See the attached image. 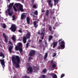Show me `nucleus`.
I'll return each instance as SVG.
<instances>
[{"mask_svg": "<svg viewBox=\"0 0 78 78\" xmlns=\"http://www.w3.org/2000/svg\"><path fill=\"white\" fill-rule=\"evenodd\" d=\"M52 78H57L56 74H54L52 77Z\"/></svg>", "mask_w": 78, "mask_h": 78, "instance_id": "33", "label": "nucleus"}, {"mask_svg": "<svg viewBox=\"0 0 78 78\" xmlns=\"http://www.w3.org/2000/svg\"><path fill=\"white\" fill-rule=\"evenodd\" d=\"M0 63H1L3 68H4V67H5V59H0Z\"/></svg>", "mask_w": 78, "mask_h": 78, "instance_id": "8", "label": "nucleus"}, {"mask_svg": "<svg viewBox=\"0 0 78 78\" xmlns=\"http://www.w3.org/2000/svg\"><path fill=\"white\" fill-rule=\"evenodd\" d=\"M19 9L18 10V11H21V12H23V5H20L19 7Z\"/></svg>", "mask_w": 78, "mask_h": 78, "instance_id": "11", "label": "nucleus"}, {"mask_svg": "<svg viewBox=\"0 0 78 78\" xmlns=\"http://www.w3.org/2000/svg\"><path fill=\"white\" fill-rule=\"evenodd\" d=\"M41 33L40 34V35L41 36V39L42 40H43L44 39V35H45V30H41Z\"/></svg>", "mask_w": 78, "mask_h": 78, "instance_id": "7", "label": "nucleus"}, {"mask_svg": "<svg viewBox=\"0 0 78 78\" xmlns=\"http://www.w3.org/2000/svg\"><path fill=\"white\" fill-rule=\"evenodd\" d=\"M27 39L26 38V37H25L24 36L23 37V42L24 43V44H26V43L27 42Z\"/></svg>", "mask_w": 78, "mask_h": 78, "instance_id": "16", "label": "nucleus"}, {"mask_svg": "<svg viewBox=\"0 0 78 78\" xmlns=\"http://www.w3.org/2000/svg\"><path fill=\"white\" fill-rule=\"evenodd\" d=\"M65 76V74H62V75L61 76L60 78H62L64 77Z\"/></svg>", "mask_w": 78, "mask_h": 78, "instance_id": "36", "label": "nucleus"}, {"mask_svg": "<svg viewBox=\"0 0 78 78\" xmlns=\"http://www.w3.org/2000/svg\"><path fill=\"white\" fill-rule=\"evenodd\" d=\"M12 61L13 64L15 66H14L15 68H20V59L18 55H16L15 57L12 56Z\"/></svg>", "mask_w": 78, "mask_h": 78, "instance_id": "1", "label": "nucleus"}, {"mask_svg": "<svg viewBox=\"0 0 78 78\" xmlns=\"http://www.w3.org/2000/svg\"><path fill=\"white\" fill-rule=\"evenodd\" d=\"M11 39L14 42H16V41H17V39H16V36L13 35L12 37H11Z\"/></svg>", "mask_w": 78, "mask_h": 78, "instance_id": "12", "label": "nucleus"}, {"mask_svg": "<svg viewBox=\"0 0 78 78\" xmlns=\"http://www.w3.org/2000/svg\"><path fill=\"white\" fill-rule=\"evenodd\" d=\"M56 56V53L55 52L53 53V57H55Z\"/></svg>", "mask_w": 78, "mask_h": 78, "instance_id": "41", "label": "nucleus"}, {"mask_svg": "<svg viewBox=\"0 0 78 78\" xmlns=\"http://www.w3.org/2000/svg\"><path fill=\"white\" fill-rule=\"evenodd\" d=\"M27 21V24H30V19L28 16H27L26 19Z\"/></svg>", "mask_w": 78, "mask_h": 78, "instance_id": "14", "label": "nucleus"}, {"mask_svg": "<svg viewBox=\"0 0 78 78\" xmlns=\"http://www.w3.org/2000/svg\"><path fill=\"white\" fill-rule=\"evenodd\" d=\"M41 12H45V10H42Z\"/></svg>", "mask_w": 78, "mask_h": 78, "instance_id": "58", "label": "nucleus"}, {"mask_svg": "<svg viewBox=\"0 0 78 78\" xmlns=\"http://www.w3.org/2000/svg\"><path fill=\"white\" fill-rule=\"evenodd\" d=\"M15 50L16 51H20V52L21 53L23 51V49L22 48V44L20 42L18 43V45L16 46L15 47Z\"/></svg>", "mask_w": 78, "mask_h": 78, "instance_id": "2", "label": "nucleus"}, {"mask_svg": "<svg viewBox=\"0 0 78 78\" xmlns=\"http://www.w3.org/2000/svg\"><path fill=\"white\" fill-rule=\"evenodd\" d=\"M59 2V0H54V5L56 6L58 2Z\"/></svg>", "mask_w": 78, "mask_h": 78, "instance_id": "20", "label": "nucleus"}, {"mask_svg": "<svg viewBox=\"0 0 78 78\" xmlns=\"http://www.w3.org/2000/svg\"><path fill=\"white\" fill-rule=\"evenodd\" d=\"M53 38V36L52 35H50L49 37V38H48V40L49 41H50L51 39H52V38Z\"/></svg>", "mask_w": 78, "mask_h": 78, "instance_id": "22", "label": "nucleus"}, {"mask_svg": "<svg viewBox=\"0 0 78 78\" xmlns=\"http://www.w3.org/2000/svg\"><path fill=\"white\" fill-rule=\"evenodd\" d=\"M2 28H3L5 29L6 28V24H3L2 25Z\"/></svg>", "mask_w": 78, "mask_h": 78, "instance_id": "29", "label": "nucleus"}, {"mask_svg": "<svg viewBox=\"0 0 78 78\" xmlns=\"http://www.w3.org/2000/svg\"><path fill=\"white\" fill-rule=\"evenodd\" d=\"M31 47H32V48H35V47L34 46H31Z\"/></svg>", "mask_w": 78, "mask_h": 78, "instance_id": "56", "label": "nucleus"}, {"mask_svg": "<svg viewBox=\"0 0 78 78\" xmlns=\"http://www.w3.org/2000/svg\"><path fill=\"white\" fill-rule=\"evenodd\" d=\"M4 38L5 39V41L7 42L8 41V40H7V37Z\"/></svg>", "mask_w": 78, "mask_h": 78, "instance_id": "47", "label": "nucleus"}, {"mask_svg": "<svg viewBox=\"0 0 78 78\" xmlns=\"http://www.w3.org/2000/svg\"><path fill=\"white\" fill-rule=\"evenodd\" d=\"M58 42H54L52 44H53V48H55L56 47V46L57 45V44H58Z\"/></svg>", "mask_w": 78, "mask_h": 78, "instance_id": "13", "label": "nucleus"}, {"mask_svg": "<svg viewBox=\"0 0 78 78\" xmlns=\"http://www.w3.org/2000/svg\"><path fill=\"white\" fill-rule=\"evenodd\" d=\"M12 46H10L9 48V50L10 53H12Z\"/></svg>", "mask_w": 78, "mask_h": 78, "instance_id": "18", "label": "nucleus"}, {"mask_svg": "<svg viewBox=\"0 0 78 78\" xmlns=\"http://www.w3.org/2000/svg\"><path fill=\"white\" fill-rule=\"evenodd\" d=\"M30 15H31V16H32V15H33V14H32V13H30Z\"/></svg>", "mask_w": 78, "mask_h": 78, "instance_id": "62", "label": "nucleus"}, {"mask_svg": "<svg viewBox=\"0 0 78 78\" xmlns=\"http://www.w3.org/2000/svg\"><path fill=\"white\" fill-rule=\"evenodd\" d=\"M27 65L29 67L27 69V71L29 72H27V73H33V68L31 67L32 66V64L31 63H27Z\"/></svg>", "mask_w": 78, "mask_h": 78, "instance_id": "3", "label": "nucleus"}, {"mask_svg": "<svg viewBox=\"0 0 78 78\" xmlns=\"http://www.w3.org/2000/svg\"><path fill=\"white\" fill-rule=\"evenodd\" d=\"M9 43L10 44H12V42L11 41H9Z\"/></svg>", "mask_w": 78, "mask_h": 78, "instance_id": "51", "label": "nucleus"}, {"mask_svg": "<svg viewBox=\"0 0 78 78\" xmlns=\"http://www.w3.org/2000/svg\"><path fill=\"white\" fill-rule=\"evenodd\" d=\"M31 59H33V57H29L28 58V61H30Z\"/></svg>", "mask_w": 78, "mask_h": 78, "instance_id": "31", "label": "nucleus"}, {"mask_svg": "<svg viewBox=\"0 0 78 78\" xmlns=\"http://www.w3.org/2000/svg\"><path fill=\"white\" fill-rule=\"evenodd\" d=\"M11 8H9H9L8 9V12H9L10 11V10H11Z\"/></svg>", "mask_w": 78, "mask_h": 78, "instance_id": "45", "label": "nucleus"}, {"mask_svg": "<svg viewBox=\"0 0 78 78\" xmlns=\"http://www.w3.org/2000/svg\"><path fill=\"white\" fill-rule=\"evenodd\" d=\"M37 21H34V26L35 28H37L38 26V25H37Z\"/></svg>", "mask_w": 78, "mask_h": 78, "instance_id": "15", "label": "nucleus"}, {"mask_svg": "<svg viewBox=\"0 0 78 78\" xmlns=\"http://www.w3.org/2000/svg\"><path fill=\"white\" fill-rule=\"evenodd\" d=\"M33 7L34 8H36V5H33Z\"/></svg>", "mask_w": 78, "mask_h": 78, "instance_id": "46", "label": "nucleus"}, {"mask_svg": "<svg viewBox=\"0 0 78 78\" xmlns=\"http://www.w3.org/2000/svg\"><path fill=\"white\" fill-rule=\"evenodd\" d=\"M42 42V40L41 39H39L38 41L39 44H41Z\"/></svg>", "mask_w": 78, "mask_h": 78, "instance_id": "34", "label": "nucleus"}, {"mask_svg": "<svg viewBox=\"0 0 78 78\" xmlns=\"http://www.w3.org/2000/svg\"><path fill=\"white\" fill-rule=\"evenodd\" d=\"M38 34H40L41 33H40V31H39L38 32Z\"/></svg>", "mask_w": 78, "mask_h": 78, "instance_id": "54", "label": "nucleus"}, {"mask_svg": "<svg viewBox=\"0 0 78 78\" xmlns=\"http://www.w3.org/2000/svg\"><path fill=\"white\" fill-rule=\"evenodd\" d=\"M53 29L54 30H55V27H53Z\"/></svg>", "mask_w": 78, "mask_h": 78, "instance_id": "61", "label": "nucleus"}, {"mask_svg": "<svg viewBox=\"0 0 78 78\" xmlns=\"http://www.w3.org/2000/svg\"><path fill=\"white\" fill-rule=\"evenodd\" d=\"M65 48V44H60V46L58 47V49L60 50V49H64Z\"/></svg>", "mask_w": 78, "mask_h": 78, "instance_id": "10", "label": "nucleus"}, {"mask_svg": "<svg viewBox=\"0 0 78 78\" xmlns=\"http://www.w3.org/2000/svg\"><path fill=\"white\" fill-rule=\"evenodd\" d=\"M13 9L15 11H17V9H16V8L14 6H13Z\"/></svg>", "mask_w": 78, "mask_h": 78, "instance_id": "40", "label": "nucleus"}, {"mask_svg": "<svg viewBox=\"0 0 78 78\" xmlns=\"http://www.w3.org/2000/svg\"><path fill=\"white\" fill-rule=\"evenodd\" d=\"M54 74H55V73H51L48 74V75H49L50 76H53Z\"/></svg>", "mask_w": 78, "mask_h": 78, "instance_id": "25", "label": "nucleus"}, {"mask_svg": "<svg viewBox=\"0 0 78 78\" xmlns=\"http://www.w3.org/2000/svg\"><path fill=\"white\" fill-rule=\"evenodd\" d=\"M29 45V43H27L26 44V48H28V46Z\"/></svg>", "mask_w": 78, "mask_h": 78, "instance_id": "43", "label": "nucleus"}, {"mask_svg": "<svg viewBox=\"0 0 78 78\" xmlns=\"http://www.w3.org/2000/svg\"><path fill=\"white\" fill-rule=\"evenodd\" d=\"M61 45H65V42L64 41H62L60 43Z\"/></svg>", "mask_w": 78, "mask_h": 78, "instance_id": "27", "label": "nucleus"}, {"mask_svg": "<svg viewBox=\"0 0 78 78\" xmlns=\"http://www.w3.org/2000/svg\"><path fill=\"white\" fill-rule=\"evenodd\" d=\"M48 56V53H46L45 54V55L44 57V60H45L47 58V56Z\"/></svg>", "mask_w": 78, "mask_h": 78, "instance_id": "23", "label": "nucleus"}, {"mask_svg": "<svg viewBox=\"0 0 78 78\" xmlns=\"http://www.w3.org/2000/svg\"><path fill=\"white\" fill-rule=\"evenodd\" d=\"M34 13L35 15H36V16H37L38 14V12H37V10H36L34 12Z\"/></svg>", "mask_w": 78, "mask_h": 78, "instance_id": "30", "label": "nucleus"}, {"mask_svg": "<svg viewBox=\"0 0 78 78\" xmlns=\"http://www.w3.org/2000/svg\"><path fill=\"white\" fill-rule=\"evenodd\" d=\"M49 11H51V9H50L49 10Z\"/></svg>", "mask_w": 78, "mask_h": 78, "instance_id": "64", "label": "nucleus"}, {"mask_svg": "<svg viewBox=\"0 0 78 78\" xmlns=\"http://www.w3.org/2000/svg\"><path fill=\"white\" fill-rule=\"evenodd\" d=\"M50 64L51 65H52L53 64H54V62L53 60H51V61L50 62Z\"/></svg>", "mask_w": 78, "mask_h": 78, "instance_id": "35", "label": "nucleus"}, {"mask_svg": "<svg viewBox=\"0 0 78 78\" xmlns=\"http://www.w3.org/2000/svg\"><path fill=\"white\" fill-rule=\"evenodd\" d=\"M55 26L56 27H58V24H57V23L55 24Z\"/></svg>", "mask_w": 78, "mask_h": 78, "instance_id": "53", "label": "nucleus"}, {"mask_svg": "<svg viewBox=\"0 0 78 78\" xmlns=\"http://www.w3.org/2000/svg\"><path fill=\"white\" fill-rule=\"evenodd\" d=\"M51 14L52 15H53V14H54V12H51Z\"/></svg>", "mask_w": 78, "mask_h": 78, "instance_id": "55", "label": "nucleus"}, {"mask_svg": "<svg viewBox=\"0 0 78 78\" xmlns=\"http://www.w3.org/2000/svg\"><path fill=\"white\" fill-rule=\"evenodd\" d=\"M44 44L45 45H47V41H45V42H44Z\"/></svg>", "mask_w": 78, "mask_h": 78, "instance_id": "50", "label": "nucleus"}, {"mask_svg": "<svg viewBox=\"0 0 78 78\" xmlns=\"http://www.w3.org/2000/svg\"><path fill=\"white\" fill-rule=\"evenodd\" d=\"M18 31L20 32V33H23L22 31L20 29L19 30H18Z\"/></svg>", "mask_w": 78, "mask_h": 78, "instance_id": "49", "label": "nucleus"}, {"mask_svg": "<svg viewBox=\"0 0 78 78\" xmlns=\"http://www.w3.org/2000/svg\"><path fill=\"white\" fill-rule=\"evenodd\" d=\"M25 17V15L24 14H22L21 16V19H23L24 17Z\"/></svg>", "mask_w": 78, "mask_h": 78, "instance_id": "28", "label": "nucleus"}, {"mask_svg": "<svg viewBox=\"0 0 78 78\" xmlns=\"http://www.w3.org/2000/svg\"><path fill=\"white\" fill-rule=\"evenodd\" d=\"M0 56H1V57H3L2 58V59H3V58H5V55H4V54H3V52H1L0 53Z\"/></svg>", "mask_w": 78, "mask_h": 78, "instance_id": "21", "label": "nucleus"}, {"mask_svg": "<svg viewBox=\"0 0 78 78\" xmlns=\"http://www.w3.org/2000/svg\"><path fill=\"white\" fill-rule=\"evenodd\" d=\"M10 29L12 32H15L17 30V27L15 24H12V25Z\"/></svg>", "mask_w": 78, "mask_h": 78, "instance_id": "4", "label": "nucleus"}, {"mask_svg": "<svg viewBox=\"0 0 78 78\" xmlns=\"http://www.w3.org/2000/svg\"><path fill=\"white\" fill-rule=\"evenodd\" d=\"M35 54H36V51L35 50H32L30 52L29 55L30 56L33 57L35 55Z\"/></svg>", "mask_w": 78, "mask_h": 78, "instance_id": "5", "label": "nucleus"}, {"mask_svg": "<svg viewBox=\"0 0 78 78\" xmlns=\"http://www.w3.org/2000/svg\"><path fill=\"white\" fill-rule=\"evenodd\" d=\"M8 14L9 16H12V14H13V13L12 12H8Z\"/></svg>", "mask_w": 78, "mask_h": 78, "instance_id": "32", "label": "nucleus"}, {"mask_svg": "<svg viewBox=\"0 0 78 78\" xmlns=\"http://www.w3.org/2000/svg\"><path fill=\"white\" fill-rule=\"evenodd\" d=\"M57 64V63L56 62H54V64H52V67L53 69H55V68L56 67V65Z\"/></svg>", "mask_w": 78, "mask_h": 78, "instance_id": "19", "label": "nucleus"}, {"mask_svg": "<svg viewBox=\"0 0 78 78\" xmlns=\"http://www.w3.org/2000/svg\"><path fill=\"white\" fill-rule=\"evenodd\" d=\"M24 78H30V77L27 75H25L24 76Z\"/></svg>", "mask_w": 78, "mask_h": 78, "instance_id": "39", "label": "nucleus"}, {"mask_svg": "<svg viewBox=\"0 0 78 78\" xmlns=\"http://www.w3.org/2000/svg\"><path fill=\"white\" fill-rule=\"evenodd\" d=\"M32 4H34V1H32Z\"/></svg>", "mask_w": 78, "mask_h": 78, "instance_id": "57", "label": "nucleus"}, {"mask_svg": "<svg viewBox=\"0 0 78 78\" xmlns=\"http://www.w3.org/2000/svg\"><path fill=\"white\" fill-rule=\"evenodd\" d=\"M12 18L13 19H12V20H15V19H16V17H15V15H13L12 16Z\"/></svg>", "mask_w": 78, "mask_h": 78, "instance_id": "38", "label": "nucleus"}, {"mask_svg": "<svg viewBox=\"0 0 78 78\" xmlns=\"http://www.w3.org/2000/svg\"><path fill=\"white\" fill-rule=\"evenodd\" d=\"M48 15H49V11L47 10H46V12L45 13V16H46L47 17H48Z\"/></svg>", "mask_w": 78, "mask_h": 78, "instance_id": "17", "label": "nucleus"}, {"mask_svg": "<svg viewBox=\"0 0 78 78\" xmlns=\"http://www.w3.org/2000/svg\"><path fill=\"white\" fill-rule=\"evenodd\" d=\"M15 5L16 6H17V7H18V6H20V3H16L15 4Z\"/></svg>", "mask_w": 78, "mask_h": 78, "instance_id": "26", "label": "nucleus"}, {"mask_svg": "<svg viewBox=\"0 0 78 78\" xmlns=\"http://www.w3.org/2000/svg\"><path fill=\"white\" fill-rule=\"evenodd\" d=\"M13 5H14V2H13L11 4H10L9 6V8H12Z\"/></svg>", "mask_w": 78, "mask_h": 78, "instance_id": "24", "label": "nucleus"}, {"mask_svg": "<svg viewBox=\"0 0 78 78\" xmlns=\"http://www.w3.org/2000/svg\"><path fill=\"white\" fill-rule=\"evenodd\" d=\"M42 77L43 78H45V75H43L42 76Z\"/></svg>", "mask_w": 78, "mask_h": 78, "instance_id": "52", "label": "nucleus"}, {"mask_svg": "<svg viewBox=\"0 0 78 78\" xmlns=\"http://www.w3.org/2000/svg\"><path fill=\"white\" fill-rule=\"evenodd\" d=\"M25 37L27 39H30V37H31V33L30 32H27Z\"/></svg>", "mask_w": 78, "mask_h": 78, "instance_id": "9", "label": "nucleus"}, {"mask_svg": "<svg viewBox=\"0 0 78 78\" xmlns=\"http://www.w3.org/2000/svg\"><path fill=\"white\" fill-rule=\"evenodd\" d=\"M49 30L51 32L52 31L51 30V27H49Z\"/></svg>", "mask_w": 78, "mask_h": 78, "instance_id": "44", "label": "nucleus"}, {"mask_svg": "<svg viewBox=\"0 0 78 78\" xmlns=\"http://www.w3.org/2000/svg\"><path fill=\"white\" fill-rule=\"evenodd\" d=\"M42 72H44V73H46V69H44Z\"/></svg>", "mask_w": 78, "mask_h": 78, "instance_id": "42", "label": "nucleus"}, {"mask_svg": "<svg viewBox=\"0 0 78 78\" xmlns=\"http://www.w3.org/2000/svg\"><path fill=\"white\" fill-rule=\"evenodd\" d=\"M62 39H60L58 40V42H59V44H60V42H61V41H62Z\"/></svg>", "mask_w": 78, "mask_h": 78, "instance_id": "48", "label": "nucleus"}, {"mask_svg": "<svg viewBox=\"0 0 78 78\" xmlns=\"http://www.w3.org/2000/svg\"><path fill=\"white\" fill-rule=\"evenodd\" d=\"M21 2H24V0H21Z\"/></svg>", "mask_w": 78, "mask_h": 78, "instance_id": "59", "label": "nucleus"}, {"mask_svg": "<svg viewBox=\"0 0 78 78\" xmlns=\"http://www.w3.org/2000/svg\"><path fill=\"white\" fill-rule=\"evenodd\" d=\"M2 35L4 38H6L7 37L6 36V34H5V33H3Z\"/></svg>", "mask_w": 78, "mask_h": 78, "instance_id": "37", "label": "nucleus"}, {"mask_svg": "<svg viewBox=\"0 0 78 78\" xmlns=\"http://www.w3.org/2000/svg\"><path fill=\"white\" fill-rule=\"evenodd\" d=\"M35 68H36V67H34V70H35Z\"/></svg>", "mask_w": 78, "mask_h": 78, "instance_id": "60", "label": "nucleus"}, {"mask_svg": "<svg viewBox=\"0 0 78 78\" xmlns=\"http://www.w3.org/2000/svg\"><path fill=\"white\" fill-rule=\"evenodd\" d=\"M33 17H35V16H34V15H33Z\"/></svg>", "mask_w": 78, "mask_h": 78, "instance_id": "63", "label": "nucleus"}, {"mask_svg": "<svg viewBox=\"0 0 78 78\" xmlns=\"http://www.w3.org/2000/svg\"><path fill=\"white\" fill-rule=\"evenodd\" d=\"M47 2L48 4V6L50 8H52L53 4L52 3V1L51 0H48Z\"/></svg>", "mask_w": 78, "mask_h": 78, "instance_id": "6", "label": "nucleus"}]
</instances>
